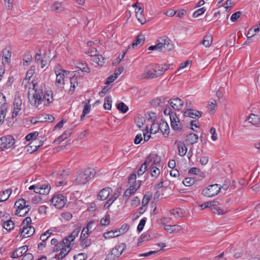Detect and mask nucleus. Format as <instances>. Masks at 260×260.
<instances>
[{
	"mask_svg": "<svg viewBox=\"0 0 260 260\" xmlns=\"http://www.w3.org/2000/svg\"><path fill=\"white\" fill-rule=\"evenodd\" d=\"M39 135V133L37 132H35L34 133H29L25 137V139L27 141H29L30 140L34 141L35 140H37V138Z\"/></svg>",
	"mask_w": 260,
	"mask_h": 260,
	"instance_id": "nucleus-42",
	"label": "nucleus"
},
{
	"mask_svg": "<svg viewBox=\"0 0 260 260\" xmlns=\"http://www.w3.org/2000/svg\"><path fill=\"white\" fill-rule=\"evenodd\" d=\"M1 222L3 227L7 231H11L14 228L15 224L11 219L7 220L2 219Z\"/></svg>",
	"mask_w": 260,
	"mask_h": 260,
	"instance_id": "nucleus-19",
	"label": "nucleus"
},
{
	"mask_svg": "<svg viewBox=\"0 0 260 260\" xmlns=\"http://www.w3.org/2000/svg\"><path fill=\"white\" fill-rule=\"evenodd\" d=\"M140 186V184H135L134 185H131L129 187L126 189L124 192V193L123 196V198L124 200L127 201L130 196L132 194H134L137 189L139 188Z\"/></svg>",
	"mask_w": 260,
	"mask_h": 260,
	"instance_id": "nucleus-11",
	"label": "nucleus"
},
{
	"mask_svg": "<svg viewBox=\"0 0 260 260\" xmlns=\"http://www.w3.org/2000/svg\"><path fill=\"white\" fill-rule=\"evenodd\" d=\"M26 202L24 199H18L14 204V207L16 208L15 211V214L17 215H19L20 216H22L21 215L23 210H24L25 204Z\"/></svg>",
	"mask_w": 260,
	"mask_h": 260,
	"instance_id": "nucleus-10",
	"label": "nucleus"
},
{
	"mask_svg": "<svg viewBox=\"0 0 260 260\" xmlns=\"http://www.w3.org/2000/svg\"><path fill=\"white\" fill-rule=\"evenodd\" d=\"M28 250V246L24 245L15 249L16 253H17L18 257L23 256Z\"/></svg>",
	"mask_w": 260,
	"mask_h": 260,
	"instance_id": "nucleus-31",
	"label": "nucleus"
},
{
	"mask_svg": "<svg viewBox=\"0 0 260 260\" xmlns=\"http://www.w3.org/2000/svg\"><path fill=\"white\" fill-rule=\"evenodd\" d=\"M80 232V227L75 229L68 236L71 238V241H74L76 237L78 236Z\"/></svg>",
	"mask_w": 260,
	"mask_h": 260,
	"instance_id": "nucleus-43",
	"label": "nucleus"
},
{
	"mask_svg": "<svg viewBox=\"0 0 260 260\" xmlns=\"http://www.w3.org/2000/svg\"><path fill=\"white\" fill-rule=\"evenodd\" d=\"M116 107L122 113H125L128 110V107L123 102L117 104Z\"/></svg>",
	"mask_w": 260,
	"mask_h": 260,
	"instance_id": "nucleus-34",
	"label": "nucleus"
},
{
	"mask_svg": "<svg viewBox=\"0 0 260 260\" xmlns=\"http://www.w3.org/2000/svg\"><path fill=\"white\" fill-rule=\"evenodd\" d=\"M51 233L49 232V231L48 230L47 231L45 232L43 234H42L40 236V240L41 241H46L47 240L49 237L50 236Z\"/></svg>",
	"mask_w": 260,
	"mask_h": 260,
	"instance_id": "nucleus-59",
	"label": "nucleus"
},
{
	"mask_svg": "<svg viewBox=\"0 0 260 260\" xmlns=\"http://www.w3.org/2000/svg\"><path fill=\"white\" fill-rule=\"evenodd\" d=\"M51 187L48 184L36 185L34 192L40 194H47L49 193Z\"/></svg>",
	"mask_w": 260,
	"mask_h": 260,
	"instance_id": "nucleus-12",
	"label": "nucleus"
},
{
	"mask_svg": "<svg viewBox=\"0 0 260 260\" xmlns=\"http://www.w3.org/2000/svg\"><path fill=\"white\" fill-rule=\"evenodd\" d=\"M151 174L152 177H157L160 174L159 170L156 167L151 166Z\"/></svg>",
	"mask_w": 260,
	"mask_h": 260,
	"instance_id": "nucleus-49",
	"label": "nucleus"
},
{
	"mask_svg": "<svg viewBox=\"0 0 260 260\" xmlns=\"http://www.w3.org/2000/svg\"><path fill=\"white\" fill-rule=\"evenodd\" d=\"M105 58L102 55H95L93 61L99 66H103L104 63Z\"/></svg>",
	"mask_w": 260,
	"mask_h": 260,
	"instance_id": "nucleus-40",
	"label": "nucleus"
},
{
	"mask_svg": "<svg viewBox=\"0 0 260 260\" xmlns=\"http://www.w3.org/2000/svg\"><path fill=\"white\" fill-rule=\"evenodd\" d=\"M22 105V101L20 97L15 98L14 101V108H18L19 110H21V107Z\"/></svg>",
	"mask_w": 260,
	"mask_h": 260,
	"instance_id": "nucleus-52",
	"label": "nucleus"
},
{
	"mask_svg": "<svg viewBox=\"0 0 260 260\" xmlns=\"http://www.w3.org/2000/svg\"><path fill=\"white\" fill-rule=\"evenodd\" d=\"M146 161L149 164L150 162H152L151 166H153L154 165H159L161 159L159 156H158L156 154H150L146 159Z\"/></svg>",
	"mask_w": 260,
	"mask_h": 260,
	"instance_id": "nucleus-17",
	"label": "nucleus"
},
{
	"mask_svg": "<svg viewBox=\"0 0 260 260\" xmlns=\"http://www.w3.org/2000/svg\"><path fill=\"white\" fill-rule=\"evenodd\" d=\"M147 220V218L146 217H144L140 221L137 226V231L139 232H141L146 223Z\"/></svg>",
	"mask_w": 260,
	"mask_h": 260,
	"instance_id": "nucleus-47",
	"label": "nucleus"
},
{
	"mask_svg": "<svg viewBox=\"0 0 260 260\" xmlns=\"http://www.w3.org/2000/svg\"><path fill=\"white\" fill-rule=\"evenodd\" d=\"M103 237L105 239H109L115 237V235L114 234L113 231H110L107 232H105L103 234Z\"/></svg>",
	"mask_w": 260,
	"mask_h": 260,
	"instance_id": "nucleus-62",
	"label": "nucleus"
},
{
	"mask_svg": "<svg viewBox=\"0 0 260 260\" xmlns=\"http://www.w3.org/2000/svg\"><path fill=\"white\" fill-rule=\"evenodd\" d=\"M139 10H141L140 13H138V11H136V16L138 19V20L142 24H144L146 20L145 18L144 17V8L143 7L139 6Z\"/></svg>",
	"mask_w": 260,
	"mask_h": 260,
	"instance_id": "nucleus-25",
	"label": "nucleus"
},
{
	"mask_svg": "<svg viewBox=\"0 0 260 260\" xmlns=\"http://www.w3.org/2000/svg\"><path fill=\"white\" fill-rule=\"evenodd\" d=\"M130 48V46H129L128 47V48L126 50V51L125 52H124L123 53V54L121 55V56L120 57V56H119L116 59H115L114 61L113 62V64L114 66H117L118 64L119 63V62H120V61L124 58L125 55V53L126 52V51H127V50L128 49Z\"/></svg>",
	"mask_w": 260,
	"mask_h": 260,
	"instance_id": "nucleus-50",
	"label": "nucleus"
},
{
	"mask_svg": "<svg viewBox=\"0 0 260 260\" xmlns=\"http://www.w3.org/2000/svg\"><path fill=\"white\" fill-rule=\"evenodd\" d=\"M86 258V255L84 253H79L74 255V260H84Z\"/></svg>",
	"mask_w": 260,
	"mask_h": 260,
	"instance_id": "nucleus-64",
	"label": "nucleus"
},
{
	"mask_svg": "<svg viewBox=\"0 0 260 260\" xmlns=\"http://www.w3.org/2000/svg\"><path fill=\"white\" fill-rule=\"evenodd\" d=\"M154 69H156L157 70V77L163 74L166 71L165 68H164L161 65H156Z\"/></svg>",
	"mask_w": 260,
	"mask_h": 260,
	"instance_id": "nucleus-51",
	"label": "nucleus"
},
{
	"mask_svg": "<svg viewBox=\"0 0 260 260\" xmlns=\"http://www.w3.org/2000/svg\"><path fill=\"white\" fill-rule=\"evenodd\" d=\"M148 165V163L146 160H145V162L141 165V167L138 171V176L142 175L147 170V168Z\"/></svg>",
	"mask_w": 260,
	"mask_h": 260,
	"instance_id": "nucleus-39",
	"label": "nucleus"
},
{
	"mask_svg": "<svg viewBox=\"0 0 260 260\" xmlns=\"http://www.w3.org/2000/svg\"><path fill=\"white\" fill-rule=\"evenodd\" d=\"M168 103L174 110H180L183 106V102L178 98L170 100Z\"/></svg>",
	"mask_w": 260,
	"mask_h": 260,
	"instance_id": "nucleus-13",
	"label": "nucleus"
},
{
	"mask_svg": "<svg viewBox=\"0 0 260 260\" xmlns=\"http://www.w3.org/2000/svg\"><path fill=\"white\" fill-rule=\"evenodd\" d=\"M164 229L168 233L171 234L174 232H178L181 230V227L180 225H167L166 224H164Z\"/></svg>",
	"mask_w": 260,
	"mask_h": 260,
	"instance_id": "nucleus-21",
	"label": "nucleus"
},
{
	"mask_svg": "<svg viewBox=\"0 0 260 260\" xmlns=\"http://www.w3.org/2000/svg\"><path fill=\"white\" fill-rule=\"evenodd\" d=\"M70 249L68 250V252H64L63 251H60V253L58 254H56L54 257H53L52 259L55 258H57L58 259H62L63 258H64L69 252Z\"/></svg>",
	"mask_w": 260,
	"mask_h": 260,
	"instance_id": "nucleus-56",
	"label": "nucleus"
},
{
	"mask_svg": "<svg viewBox=\"0 0 260 260\" xmlns=\"http://www.w3.org/2000/svg\"><path fill=\"white\" fill-rule=\"evenodd\" d=\"M73 241H71V238H69V236H68L64 238L60 242L63 246H67V248H70L71 249V246L73 245V244H72V242Z\"/></svg>",
	"mask_w": 260,
	"mask_h": 260,
	"instance_id": "nucleus-41",
	"label": "nucleus"
},
{
	"mask_svg": "<svg viewBox=\"0 0 260 260\" xmlns=\"http://www.w3.org/2000/svg\"><path fill=\"white\" fill-rule=\"evenodd\" d=\"M35 67L31 66L30 69L27 72L25 79L29 80L35 73Z\"/></svg>",
	"mask_w": 260,
	"mask_h": 260,
	"instance_id": "nucleus-55",
	"label": "nucleus"
},
{
	"mask_svg": "<svg viewBox=\"0 0 260 260\" xmlns=\"http://www.w3.org/2000/svg\"><path fill=\"white\" fill-rule=\"evenodd\" d=\"M43 143L44 141L41 140L39 141L38 140H35L34 141H32L28 145L31 148H32L31 150L32 152H34L42 146Z\"/></svg>",
	"mask_w": 260,
	"mask_h": 260,
	"instance_id": "nucleus-22",
	"label": "nucleus"
},
{
	"mask_svg": "<svg viewBox=\"0 0 260 260\" xmlns=\"http://www.w3.org/2000/svg\"><path fill=\"white\" fill-rule=\"evenodd\" d=\"M76 67L81 70L82 72H84L85 73H89L90 72V69L88 68L87 65L83 62H78L77 64Z\"/></svg>",
	"mask_w": 260,
	"mask_h": 260,
	"instance_id": "nucleus-35",
	"label": "nucleus"
},
{
	"mask_svg": "<svg viewBox=\"0 0 260 260\" xmlns=\"http://www.w3.org/2000/svg\"><path fill=\"white\" fill-rule=\"evenodd\" d=\"M242 14V12L241 11H237L234 13L231 16V19L233 22H236L238 19L240 17L241 15Z\"/></svg>",
	"mask_w": 260,
	"mask_h": 260,
	"instance_id": "nucleus-57",
	"label": "nucleus"
},
{
	"mask_svg": "<svg viewBox=\"0 0 260 260\" xmlns=\"http://www.w3.org/2000/svg\"><path fill=\"white\" fill-rule=\"evenodd\" d=\"M129 229V224L127 223H124L123 224L121 228L119 229L120 232L122 234L125 233Z\"/></svg>",
	"mask_w": 260,
	"mask_h": 260,
	"instance_id": "nucleus-61",
	"label": "nucleus"
},
{
	"mask_svg": "<svg viewBox=\"0 0 260 260\" xmlns=\"http://www.w3.org/2000/svg\"><path fill=\"white\" fill-rule=\"evenodd\" d=\"M71 87L69 90V92L72 94L74 91L76 87L78 85V81L77 77L73 76L70 78Z\"/></svg>",
	"mask_w": 260,
	"mask_h": 260,
	"instance_id": "nucleus-30",
	"label": "nucleus"
},
{
	"mask_svg": "<svg viewBox=\"0 0 260 260\" xmlns=\"http://www.w3.org/2000/svg\"><path fill=\"white\" fill-rule=\"evenodd\" d=\"M236 39L235 35L232 37L231 36L230 37L229 39L226 42V46L230 45L231 46H233L235 44Z\"/></svg>",
	"mask_w": 260,
	"mask_h": 260,
	"instance_id": "nucleus-53",
	"label": "nucleus"
},
{
	"mask_svg": "<svg viewBox=\"0 0 260 260\" xmlns=\"http://www.w3.org/2000/svg\"><path fill=\"white\" fill-rule=\"evenodd\" d=\"M158 129H160L164 135L168 136L169 134V127L166 122L163 121L158 126Z\"/></svg>",
	"mask_w": 260,
	"mask_h": 260,
	"instance_id": "nucleus-28",
	"label": "nucleus"
},
{
	"mask_svg": "<svg viewBox=\"0 0 260 260\" xmlns=\"http://www.w3.org/2000/svg\"><path fill=\"white\" fill-rule=\"evenodd\" d=\"M136 175L135 174H132L128 178V183L131 185H134L135 184H138L136 183Z\"/></svg>",
	"mask_w": 260,
	"mask_h": 260,
	"instance_id": "nucleus-58",
	"label": "nucleus"
},
{
	"mask_svg": "<svg viewBox=\"0 0 260 260\" xmlns=\"http://www.w3.org/2000/svg\"><path fill=\"white\" fill-rule=\"evenodd\" d=\"M216 106V101L214 99H211L209 102V105L208 106L209 113H212L213 111L215 109Z\"/></svg>",
	"mask_w": 260,
	"mask_h": 260,
	"instance_id": "nucleus-36",
	"label": "nucleus"
},
{
	"mask_svg": "<svg viewBox=\"0 0 260 260\" xmlns=\"http://www.w3.org/2000/svg\"><path fill=\"white\" fill-rule=\"evenodd\" d=\"M51 9L54 12L59 13L64 10V7L62 3L56 2L52 5Z\"/></svg>",
	"mask_w": 260,
	"mask_h": 260,
	"instance_id": "nucleus-27",
	"label": "nucleus"
},
{
	"mask_svg": "<svg viewBox=\"0 0 260 260\" xmlns=\"http://www.w3.org/2000/svg\"><path fill=\"white\" fill-rule=\"evenodd\" d=\"M11 56L10 49L5 48L3 50V58L5 59V61L8 62Z\"/></svg>",
	"mask_w": 260,
	"mask_h": 260,
	"instance_id": "nucleus-33",
	"label": "nucleus"
},
{
	"mask_svg": "<svg viewBox=\"0 0 260 260\" xmlns=\"http://www.w3.org/2000/svg\"><path fill=\"white\" fill-rule=\"evenodd\" d=\"M175 144H177V147L179 151L178 154L181 156H184L187 152V149L184 142L176 141Z\"/></svg>",
	"mask_w": 260,
	"mask_h": 260,
	"instance_id": "nucleus-20",
	"label": "nucleus"
},
{
	"mask_svg": "<svg viewBox=\"0 0 260 260\" xmlns=\"http://www.w3.org/2000/svg\"><path fill=\"white\" fill-rule=\"evenodd\" d=\"M166 98L164 96L156 98L150 102V104L154 107L158 106L160 103L165 102Z\"/></svg>",
	"mask_w": 260,
	"mask_h": 260,
	"instance_id": "nucleus-29",
	"label": "nucleus"
},
{
	"mask_svg": "<svg viewBox=\"0 0 260 260\" xmlns=\"http://www.w3.org/2000/svg\"><path fill=\"white\" fill-rule=\"evenodd\" d=\"M55 72L56 75V83L58 84H63L64 78L65 76L64 73L67 74V73H69V72L66 71L64 70H58V71H55Z\"/></svg>",
	"mask_w": 260,
	"mask_h": 260,
	"instance_id": "nucleus-18",
	"label": "nucleus"
},
{
	"mask_svg": "<svg viewBox=\"0 0 260 260\" xmlns=\"http://www.w3.org/2000/svg\"><path fill=\"white\" fill-rule=\"evenodd\" d=\"M121 187L117 189V192H115L111 198H110L104 206V209H107L112 205V204L118 198L120 194Z\"/></svg>",
	"mask_w": 260,
	"mask_h": 260,
	"instance_id": "nucleus-16",
	"label": "nucleus"
},
{
	"mask_svg": "<svg viewBox=\"0 0 260 260\" xmlns=\"http://www.w3.org/2000/svg\"><path fill=\"white\" fill-rule=\"evenodd\" d=\"M19 233L22 238H27L31 236L35 233V228L31 225L20 226Z\"/></svg>",
	"mask_w": 260,
	"mask_h": 260,
	"instance_id": "nucleus-8",
	"label": "nucleus"
},
{
	"mask_svg": "<svg viewBox=\"0 0 260 260\" xmlns=\"http://www.w3.org/2000/svg\"><path fill=\"white\" fill-rule=\"evenodd\" d=\"M91 244V240L90 239H85L80 240V245L83 248L87 247Z\"/></svg>",
	"mask_w": 260,
	"mask_h": 260,
	"instance_id": "nucleus-48",
	"label": "nucleus"
},
{
	"mask_svg": "<svg viewBox=\"0 0 260 260\" xmlns=\"http://www.w3.org/2000/svg\"><path fill=\"white\" fill-rule=\"evenodd\" d=\"M23 256L21 260H33L34 259V256L30 253H26V252Z\"/></svg>",
	"mask_w": 260,
	"mask_h": 260,
	"instance_id": "nucleus-63",
	"label": "nucleus"
},
{
	"mask_svg": "<svg viewBox=\"0 0 260 260\" xmlns=\"http://www.w3.org/2000/svg\"><path fill=\"white\" fill-rule=\"evenodd\" d=\"M220 191L219 184H214L210 185L203 189L202 193L206 197L211 198L217 195Z\"/></svg>",
	"mask_w": 260,
	"mask_h": 260,
	"instance_id": "nucleus-3",
	"label": "nucleus"
},
{
	"mask_svg": "<svg viewBox=\"0 0 260 260\" xmlns=\"http://www.w3.org/2000/svg\"><path fill=\"white\" fill-rule=\"evenodd\" d=\"M31 222V219L30 217H26L22 221L20 226H29L28 224Z\"/></svg>",
	"mask_w": 260,
	"mask_h": 260,
	"instance_id": "nucleus-60",
	"label": "nucleus"
},
{
	"mask_svg": "<svg viewBox=\"0 0 260 260\" xmlns=\"http://www.w3.org/2000/svg\"><path fill=\"white\" fill-rule=\"evenodd\" d=\"M202 114L203 113L201 111L192 109H188L185 111L184 116L190 117L192 118H199L202 116Z\"/></svg>",
	"mask_w": 260,
	"mask_h": 260,
	"instance_id": "nucleus-15",
	"label": "nucleus"
},
{
	"mask_svg": "<svg viewBox=\"0 0 260 260\" xmlns=\"http://www.w3.org/2000/svg\"><path fill=\"white\" fill-rule=\"evenodd\" d=\"M196 181L197 180L193 178H186L183 180L182 183L186 186H190L196 184Z\"/></svg>",
	"mask_w": 260,
	"mask_h": 260,
	"instance_id": "nucleus-37",
	"label": "nucleus"
},
{
	"mask_svg": "<svg viewBox=\"0 0 260 260\" xmlns=\"http://www.w3.org/2000/svg\"><path fill=\"white\" fill-rule=\"evenodd\" d=\"M160 46V51L167 52L170 51L174 48V45L170 39L166 36L160 38L158 39Z\"/></svg>",
	"mask_w": 260,
	"mask_h": 260,
	"instance_id": "nucleus-4",
	"label": "nucleus"
},
{
	"mask_svg": "<svg viewBox=\"0 0 260 260\" xmlns=\"http://www.w3.org/2000/svg\"><path fill=\"white\" fill-rule=\"evenodd\" d=\"M14 144V139L11 135L3 137L0 139V149L10 148Z\"/></svg>",
	"mask_w": 260,
	"mask_h": 260,
	"instance_id": "nucleus-7",
	"label": "nucleus"
},
{
	"mask_svg": "<svg viewBox=\"0 0 260 260\" xmlns=\"http://www.w3.org/2000/svg\"><path fill=\"white\" fill-rule=\"evenodd\" d=\"M37 83H33V90L35 92L31 96L28 94V98L30 104L32 106H38L44 101V105L49 104L53 100V93L52 91H47L45 94L41 88H36Z\"/></svg>",
	"mask_w": 260,
	"mask_h": 260,
	"instance_id": "nucleus-1",
	"label": "nucleus"
},
{
	"mask_svg": "<svg viewBox=\"0 0 260 260\" xmlns=\"http://www.w3.org/2000/svg\"><path fill=\"white\" fill-rule=\"evenodd\" d=\"M96 172L92 168H87L84 172L80 173L74 180V183L77 185H82L87 182L95 175Z\"/></svg>",
	"mask_w": 260,
	"mask_h": 260,
	"instance_id": "nucleus-2",
	"label": "nucleus"
},
{
	"mask_svg": "<svg viewBox=\"0 0 260 260\" xmlns=\"http://www.w3.org/2000/svg\"><path fill=\"white\" fill-rule=\"evenodd\" d=\"M67 199L62 194H57L54 196L51 200V203L57 209L63 208L65 204Z\"/></svg>",
	"mask_w": 260,
	"mask_h": 260,
	"instance_id": "nucleus-6",
	"label": "nucleus"
},
{
	"mask_svg": "<svg viewBox=\"0 0 260 260\" xmlns=\"http://www.w3.org/2000/svg\"><path fill=\"white\" fill-rule=\"evenodd\" d=\"M157 70L153 69L152 71L146 69L144 72L138 76L139 79H150L157 77Z\"/></svg>",
	"mask_w": 260,
	"mask_h": 260,
	"instance_id": "nucleus-9",
	"label": "nucleus"
},
{
	"mask_svg": "<svg viewBox=\"0 0 260 260\" xmlns=\"http://www.w3.org/2000/svg\"><path fill=\"white\" fill-rule=\"evenodd\" d=\"M258 119V118L257 115L251 114L250 116L247 118V120L249 122L252 123L253 125H255L257 123V120Z\"/></svg>",
	"mask_w": 260,
	"mask_h": 260,
	"instance_id": "nucleus-44",
	"label": "nucleus"
},
{
	"mask_svg": "<svg viewBox=\"0 0 260 260\" xmlns=\"http://www.w3.org/2000/svg\"><path fill=\"white\" fill-rule=\"evenodd\" d=\"M199 139L198 136L193 133H190L186 136V141L191 145L196 143Z\"/></svg>",
	"mask_w": 260,
	"mask_h": 260,
	"instance_id": "nucleus-23",
	"label": "nucleus"
},
{
	"mask_svg": "<svg viewBox=\"0 0 260 260\" xmlns=\"http://www.w3.org/2000/svg\"><path fill=\"white\" fill-rule=\"evenodd\" d=\"M212 40V35L211 34H209L204 36L203 40L201 42V44L206 47H208L211 45Z\"/></svg>",
	"mask_w": 260,
	"mask_h": 260,
	"instance_id": "nucleus-26",
	"label": "nucleus"
},
{
	"mask_svg": "<svg viewBox=\"0 0 260 260\" xmlns=\"http://www.w3.org/2000/svg\"><path fill=\"white\" fill-rule=\"evenodd\" d=\"M206 8L204 7H202L200 9H198L197 10L195 11L193 14L192 17L194 18H196L201 15L203 14L205 11H206Z\"/></svg>",
	"mask_w": 260,
	"mask_h": 260,
	"instance_id": "nucleus-46",
	"label": "nucleus"
},
{
	"mask_svg": "<svg viewBox=\"0 0 260 260\" xmlns=\"http://www.w3.org/2000/svg\"><path fill=\"white\" fill-rule=\"evenodd\" d=\"M112 191V189L110 187L104 188L99 192L97 196V199L101 201L105 200L108 198Z\"/></svg>",
	"mask_w": 260,
	"mask_h": 260,
	"instance_id": "nucleus-14",
	"label": "nucleus"
},
{
	"mask_svg": "<svg viewBox=\"0 0 260 260\" xmlns=\"http://www.w3.org/2000/svg\"><path fill=\"white\" fill-rule=\"evenodd\" d=\"M110 215H107L101 220L100 223L102 225H108L110 223Z\"/></svg>",
	"mask_w": 260,
	"mask_h": 260,
	"instance_id": "nucleus-45",
	"label": "nucleus"
},
{
	"mask_svg": "<svg viewBox=\"0 0 260 260\" xmlns=\"http://www.w3.org/2000/svg\"><path fill=\"white\" fill-rule=\"evenodd\" d=\"M126 245L124 243L116 245L114 247L110 253L108 255L107 258L109 260H114L116 258L118 257L122 253L123 251L125 249Z\"/></svg>",
	"mask_w": 260,
	"mask_h": 260,
	"instance_id": "nucleus-5",
	"label": "nucleus"
},
{
	"mask_svg": "<svg viewBox=\"0 0 260 260\" xmlns=\"http://www.w3.org/2000/svg\"><path fill=\"white\" fill-rule=\"evenodd\" d=\"M112 98L111 96H106L105 99V102L104 104V107L105 109L110 110L112 107Z\"/></svg>",
	"mask_w": 260,
	"mask_h": 260,
	"instance_id": "nucleus-32",
	"label": "nucleus"
},
{
	"mask_svg": "<svg viewBox=\"0 0 260 260\" xmlns=\"http://www.w3.org/2000/svg\"><path fill=\"white\" fill-rule=\"evenodd\" d=\"M171 125L172 128L174 130H178L182 129V125L180 123L179 119H178L175 121H172L171 122Z\"/></svg>",
	"mask_w": 260,
	"mask_h": 260,
	"instance_id": "nucleus-38",
	"label": "nucleus"
},
{
	"mask_svg": "<svg viewBox=\"0 0 260 260\" xmlns=\"http://www.w3.org/2000/svg\"><path fill=\"white\" fill-rule=\"evenodd\" d=\"M145 41V37L142 34L139 35L137 37L136 40L133 42L132 44V47L134 48L138 45H142Z\"/></svg>",
	"mask_w": 260,
	"mask_h": 260,
	"instance_id": "nucleus-24",
	"label": "nucleus"
},
{
	"mask_svg": "<svg viewBox=\"0 0 260 260\" xmlns=\"http://www.w3.org/2000/svg\"><path fill=\"white\" fill-rule=\"evenodd\" d=\"M149 238V235L145 234H142L139 238L138 245H139L140 243H141L145 241H148Z\"/></svg>",
	"mask_w": 260,
	"mask_h": 260,
	"instance_id": "nucleus-54",
	"label": "nucleus"
}]
</instances>
